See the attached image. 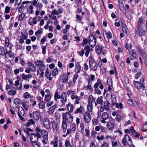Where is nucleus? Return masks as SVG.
<instances>
[{
    "label": "nucleus",
    "mask_w": 147,
    "mask_h": 147,
    "mask_svg": "<svg viewBox=\"0 0 147 147\" xmlns=\"http://www.w3.org/2000/svg\"><path fill=\"white\" fill-rule=\"evenodd\" d=\"M25 13L22 12L19 17L18 20L20 21H22L25 17Z\"/></svg>",
    "instance_id": "nucleus-31"
},
{
    "label": "nucleus",
    "mask_w": 147,
    "mask_h": 147,
    "mask_svg": "<svg viewBox=\"0 0 147 147\" xmlns=\"http://www.w3.org/2000/svg\"><path fill=\"white\" fill-rule=\"evenodd\" d=\"M61 127V128L63 129V132L65 133L67 130V124H64L62 123Z\"/></svg>",
    "instance_id": "nucleus-30"
},
{
    "label": "nucleus",
    "mask_w": 147,
    "mask_h": 147,
    "mask_svg": "<svg viewBox=\"0 0 147 147\" xmlns=\"http://www.w3.org/2000/svg\"><path fill=\"white\" fill-rule=\"evenodd\" d=\"M28 67L32 71H36V67H35L34 65L31 62H28Z\"/></svg>",
    "instance_id": "nucleus-16"
},
{
    "label": "nucleus",
    "mask_w": 147,
    "mask_h": 147,
    "mask_svg": "<svg viewBox=\"0 0 147 147\" xmlns=\"http://www.w3.org/2000/svg\"><path fill=\"white\" fill-rule=\"evenodd\" d=\"M61 101L62 104L63 105H65L67 100V95L65 92L61 94Z\"/></svg>",
    "instance_id": "nucleus-9"
},
{
    "label": "nucleus",
    "mask_w": 147,
    "mask_h": 147,
    "mask_svg": "<svg viewBox=\"0 0 147 147\" xmlns=\"http://www.w3.org/2000/svg\"><path fill=\"white\" fill-rule=\"evenodd\" d=\"M89 65L90 69L94 71H96L97 68L98 66L97 63L92 56H90L89 57Z\"/></svg>",
    "instance_id": "nucleus-3"
},
{
    "label": "nucleus",
    "mask_w": 147,
    "mask_h": 147,
    "mask_svg": "<svg viewBox=\"0 0 147 147\" xmlns=\"http://www.w3.org/2000/svg\"><path fill=\"white\" fill-rule=\"evenodd\" d=\"M65 147H69L71 146L70 142L68 140H66L65 143Z\"/></svg>",
    "instance_id": "nucleus-56"
},
{
    "label": "nucleus",
    "mask_w": 147,
    "mask_h": 147,
    "mask_svg": "<svg viewBox=\"0 0 147 147\" xmlns=\"http://www.w3.org/2000/svg\"><path fill=\"white\" fill-rule=\"evenodd\" d=\"M57 105L55 104L53 106L51 107L49 109V114H52L55 111V110L57 107Z\"/></svg>",
    "instance_id": "nucleus-18"
},
{
    "label": "nucleus",
    "mask_w": 147,
    "mask_h": 147,
    "mask_svg": "<svg viewBox=\"0 0 147 147\" xmlns=\"http://www.w3.org/2000/svg\"><path fill=\"white\" fill-rule=\"evenodd\" d=\"M22 106L26 110H28V105H27L24 102H22Z\"/></svg>",
    "instance_id": "nucleus-63"
},
{
    "label": "nucleus",
    "mask_w": 147,
    "mask_h": 147,
    "mask_svg": "<svg viewBox=\"0 0 147 147\" xmlns=\"http://www.w3.org/2000/svg\"><path fill=\"white\" fill-rule=\"evenodd\" d=\"M32 76L31 74H29L27 75H26L24 74H22V77L23 80H28V79L31 78Z\"/></svg>",
    "instance_id": "nucleus-17"
},
{
    "label": "nucleus",
    "mask_w": 147,
    "mask_h": 147,
    "mask_svg": "<svg viewBox=\"0 0 147 147\" xmlns=\"http://www.w3.org/2000/svg\"><path fill=\"white\" fill-rule=\"evenodd\" d=\"M10 7L7 6H6L5 10V12L6 13H9L10 12Z\"/></svg>",
    "instance_id": "nucleus-54"
},
{
    "label": "nucleus",
    "mask_w": 147,
    "mask_h": 147,
    "mask_svg": "<svg viewBox=\"0 0 147 147\" xmlns=\"http://www.w3.org/2000/svg\"><path fill=\"white\" fill-rule=\"evenodd\" d=\"M82 16H80V15H76L77 21H79V22L80 23L81 20H82Z\"/></svg>",
    "instance_id": "nucleus-46"
},
{
    "label": "nucleus",
    "mask_w": 147,
    "mask_h": 147,
    "mask_svg": "<svg viewBox=\"0 0 147 147\" xmlns=\"http://www.w3.org/2000/svg\"><path fill=\"white\" fill-rule=\"evenodd\" d=\"M139 51L140 53L142 55L143 57H146V53L144 51L141 49H139Z\"/></svg>",
    "instance_id": "nucleus-44"
},
{
    "label": "nucleus",
    "mask_w": 147,
    "mask_h": 147,
    "mask_svg": "<svg viewBox=\"0 0 147 147\" xmlns=\"http://www.w3.org/2000/svg\"><path fill=\"white\" fill-rule=\"evenodd\" d=\"M45 75L46 77L47 78H49V80L51 81L52 80V78L51 77V72L48 68L46 69V72L45 73Z\"/></svg>",
    "instance_id": "nucleus-11"
},
{
    "label": "nucleus",
    "mask_w": 147,
    "mask_h": 147,
    "mask_svg": "<svg viewBox=\"0 0 147 147\" xmlns=\"http://www.w3.org/2000/svg\"><path fill=\"white\" fill-rule=\"evenodd\" d=\"M128 50L131 56V57L130 58V59L131 60H133L134 59H135L137 56L136 52H134L132 49L130 50L129 49Z\"/></svg>",
    "instance_id": "nucleus-14"
},
{
    "label": "nucleus",
    "mask_w": 147,
    "mask_h": 147,
    "mask_svg": "<svg viewBox=\"0 0 147 147\" xmlns=\"http://www.w3.org/2000/svg\"><path fill=\"white\" fill-rule=\"evenodd\" d=\"M36 65L38 66H40L43 65L44 64L43 63V62L42 61L39 60L36 62Z\"/></svg>",
    "instance_id": "nucleus-47"
},
{
    "label": "nucleus",
    "mask_w": 147,
    "mask_h": 147,
    "mask_svg": "<svg viewBox=\"0 0 147 147\" xmlns=\"http://www.w3.org/2000/svg\"><path fill=\"white\" fill-rule=\"evenodd\" d=\"M51 96L49 94H46L45 96V100L47 102H48L51 100Z\"/></svg>",
    "instance_id": "nucleus-37"
},
{
    "label": "nucleus",
    "mask_w": 147,
    "mask_h": 147,
    "mask_svg": "<svg viewBox=\"0 0 147 147\" xmlns=\"http://www.w3.org/2000/svg\"><path fill=\"white\" fill-rule=\"evenodd\" d=\"M77 52L79 55L81 57H82L83 56L85 53L84 51V49H82L81 51H78Z\"/></svg>",
    "instance_id": "nucleus-52"
},
{
    "label": "nucleus",
    "mask_w": 147,
    "mask_h": 147,
    "mask_svg": "<svg viewBox=\"0 0 147 147\" xmlns=\"http://www.w3.org/2000/svg\"><path fill=\"white\" fill-rule=\"evenodd\" d=\"M66 107L68 111L70 112H71L73 111V106L72 104L69 103L67 105Z\"/></svg>",
    "instance_id": "nucleus-19"
},
{
    "label": "nucleus",
    "mask_w": 147,
    "mask_h": 147,
    "mask_svg": "<svg viewBox=\"0 0 147 147\" xmlns=\"http://www.w3.org/2000/svg\"><path fill=\"white\" fill-rule=\"evenodd\" d=\"M42 123L44 127L47 129H49L51 127V123L50 119L47 118H45L42 121Z\"/></svg>",
    "instance_id": "nucleus-4"
},
{
    "label": "nucleus",
    "mask_w": 147,
    "mask_h": 147,
    "mask_svg": "<svg viewBox=\"0 0 147 147\" xmlns=\"http://www.w3.org/2000/svg\"><path fill=\"white\" fill-rule=\"evenodd\" d=\"M138 31H139V35L140 36H141L143 35H144L145 34L146 31L144 30H141L140 29V30Z\"/></svg>",
    "instance_id": "nucleus-43"
},
{
    "label": "nucleus",
    "mask_w": 147,
    "mask_h": 147,
    "mask_svg": "<svg viewBox=\"0 0 147 147\" xmlns=\"http://www.w3.org/2000/svg\"><path fill=\"white\" fill-rule=\"evenodd\" d=\"M16 93V92L15 90H11L8 92V94L11 96H14Z\"/></svg>",
    "instance_id": "nucleus-32"
},
{
    "label": "nucleus",
    "mask_w": 147,
    "mask_h": 147,
    "mask_svg": "<svg viewBox=\"0 0 147 147\" xmlns=\"http://www.w3.org/2000/svg\"><path fill=\"white\" fill-rule=\"evenodd\" d=\"M107 84L109 86H112L113 85L112 79L109 77L107 79Z\"/></svg>",
    "instance_id": "nucleus-38"
},
{
    "label": "nucleus",
    "mask_w": 147,
    "mask_h": 147,
    "mask_svg": "<svg viewBox=\"0 0 147 147\" xmlns=\"http://www.w3.org/2000/svg\"><path fill=\"white\" fill-rule=\"evenodd\" d=\"M63 82H67L68 80V76L67 75L63 76L62 78Z\"/></svg>",
    "instance_id": "nucleus-40"
},
{
    "label": "nucleus",
    "mask_w": 147,
    "mask_h": 147,
    "mask_svg": "<svg viewBox=\"0 0 147 147\" xmlns=\"http://www.w3.org/2000/svg\"><path fill=\"white\" fill-rule=\"evenodd\" d=\"M61 95H59L58 91H56L54 94V99L55 100L57 101L58 99L61 98Z\"/></svg>",
    "instance_id": "nucleus-26"
},
{
    "label": "nucleus",
    "mask_w": 147,
    "mask_h": 147,
    "mask_svg": "<svg viewBox=\"0 0 147 147\" xmlns=\"http://www.w3.org/2000/svg\"><path fill=\"white\" fill-rule=\"evenodd\" d=\"M42 30H38L35 32V34L36 36H38L39 34L42 33Z\"/></svg>",
    "instance_id": "nucleus-64"
},
{
    "label": "nucleus",
    "mask_w": 147,
    "mask_h": 147,
    "mask_svg": "<svg viewBox=\"0 0 147 147\" xmlns=\"http://www.w3.org/2000/svg\"><path fill=\"white\" fill-rule=\"evenodd\" d=\"M95 39H96L94 35H90L88 39V43L90 44L91 42H93L94 41Z\"/></svg>",
    "instance_id": "nucleus-24"
},
{
    "label": "nucleus",
    "mask_w": 147,
    "mask_h": 147,
    "mask_svg": "<svg viewBox=\"0 0 147 147\" xmlns=\"http://www.w3.org/2000/svg\"><path fill=\"white\" fill-rule=\"evenodd\" d=\"M113 120H110L109 122L107 123V126L109 130H112L113 129L115 126Z\"/></svg>",
    "instance_id": "nucleus-8"
},
{
    "label": "nucleus",
    "mask_w": 147,
    "mask_h": 147,
    "mask_svg": "<svg viewBox=\"0 0 147 147\" xmlns=\"http://www.w3.org/2000/svg\"><path fill=\"white\" fill-rule=\"evenodd\" d=\"M129 79L126 76H124V79L123 80V82L125 84H127L129 83Z\"/></svg>",
    "instance_id": "nucleus-57"
},
{
    "label": "nucleus",
    "mask_w": 147,
    "mask_h": 147,
    "mask_svg": "<svg viewBox=\"0 0 147 147\" xmlns=\"http://www.w3.org/2000/svg\"><path fill=\"white\" fill-rule=\"evenodd\" d=\"M75 69L77 71V73H80L81 70V67L78 62H76L75 65Z\"/></svg>",
    "instance_id": "nucleus-20"
},
{
    "label": "nucleus",
    "mask_w": 147,
    "mask_h": 147,
    "mask_svg": "<svg viewBox=\"0 0 147 147\" xmlns=\"http://www.w3.org/2000/svg\"><path fill=\"white\" fill-rule=\"evenodd\" d=\"M126 139H126L125 137V138H123L122 139V142L123 143V145L125 146H127V144L129 145L130 144H129L127 143V141Z\"/></svg>",
    "instance_id": "nucleus-49"
},
{
    "label": "nucleus",
    "mask_w": 147,
    "mask_h": 147,
    "mask_svg": "<svg viewBox=\"0 0 147 147\" xmlns=\"http://www.w3.org/2000/svg\"><path fill=\"white\" fill-rule=\"evenodd\" d=\"M23 5L22 4L19 7L18 9V12H19L21 13L23 11V9L24 10V7Z\"/></svg>",
    "instance_id": "nucleus-45"
},
{
    "label": "nucleus",
    "mask_w": 147,
    "mask_h": 147,
    "mask_svg": "<svg viewBox=\"0 0 147 147\" xmlns=\"http://www.w3.org/2000/svg\"><path fill=\"white\" fill-rule=\"evenodd\" d=\"M109 104L110 103L107 100L104 102V107L106 110L108 111L109 109Z\"/></svg>",
    "instance_id": "nucleus-23"
},
{
    "label": "nucleus",
    "mask_w": 147,
    "mask_h": 147,
    "mask_svg": "<svg viewBox=\"0 0 147 147\" xmlns=\"http://www.w3.org/2000/svg\"><path fill=\"white\" fill-rule=\"evenodd\" d=\"M24 97L26 99L28 98L30 96V94L27 92H26L24 94Z\"/></svg>",
    "instance_id": "nucleus-62"
},
{
    "label": "nucleus",
    "mask_w": 147,
    "mask_h": 147,
    "mask_svg": "<svg viewBox=\"0 0 147 147\" xmlns=\"http://www.w3.org/2000/svg\"><path fill=\"white\" fill-rule=\"evenodd\" d=\"M40 116V113L38 111H35L33 113V117L35 120H38L39 119Z\"/></svg>",
    "instance_id": "nucleus-13"
},
{
    "label": "nucleus",
    "mask_w": 147,
    "mask_h": 147,
    "mask_svg": "<svg viewBox=\"0 0 147 147\" xmlns=\"http://www.w3.org/2000/svg\"><path fill=\"white\" fill-rule=\"evenodd\" d=\"M107 39L106 38H105V40L107 42H108L109 41V39H111L112 37V35L111 32L109 31L107 32Z\"/></svg>",
    "instance_id": "nucleus-25"
},
{
    "label": "nucleus",
    "mask_w": 147,
    "mask_h": 147,
    "mask_svg": "<svg viewBox=\"0 0 147 147\" xmlns=\"http://www.w3.org/2000/svg\"><path fill=\"white\" fill-rule=\"evenodd\" d=\"M143 19L142 17H140L138 22V27L137 28V30H139L141 29L142 25L143 23Z\"/></svg>",
    "instance_id": "nucleus-10"
},
{
    "label": "nucleus",
    "mask_w": 147,
    "mask_h": 147,
    "mask_svg": "<svg viewBox=\"0 0 147 147\" xmlns=\"http://www.w3.org/2000/svg\"><path fill=\"white\" fill-rule=\"evenodd\" d=\"M101 98H102L103 97L102 96H101V97H98L97 100L96 101L98 104L102 105L103 101Z\"/></svg>",
    "instance_id": "nucleus-36"
},
{
    "label": "nucleus",
    "mask_w": 147,
    "mask_h": 147,
    "mask_svg": "<svg viewBox=\"0 0 147 147\" xmlns=\"http://www.w3.org/2000/svg\"><path fill=\"white\" fill-rule=\"evenodd\" d=\"M71 130L74 131L76 130V124L74 123H72L70 125Z\"/></svg>",
    "instance_id": "nucleus-51"
},
{
    "label": "nucleus",
    "mask_w": 147,
    "mask_h": 147,
    "mask_svg": "<svg viewBox=\"0 0 147 147\" xmlns=\"http://www.w3.org/2000/svg\"><path fill=\"white\" fill-rule=\"evenodd\" d=\"M51 122L52 124V127L53 130L54 131H55L56 132H57L58 130V127L59 126L57 123L55 121H51Z\"/></svg>",
    "instance_id": "nucleus-15"
},
{
    "label": "nucleus",
    "mask_w": 147,
    "mask_h": 147,
    "mask_svg": "<svg viewBox=\"0 0 147 147\" xmlns=\"http://www.w3.org/2000/svg\"><path fill=\"white\" fill-rule=\"evenodd\" d=\"M121 115L122 114H117V115L116 117V120L118 122H120L121 118Z\"/></svg>",
    "instance_id": "nucleus-34"
},
{
    "label": "nucleus",
    "mask_w": 147,
    "mask_h": 147,
    "mask_svg": "<svg viewBox=\"0 0 147 147\" xmlns=\"http://www.w3.org/2000/svg\"><path fill=\"white\" fill-rule=\"evenodd\" d=\"M51 15H53V14L57 15L59 14V13L58 11L56 10V9H53L51 13Z\"/></svg>",
    "instance_id": "nucleus-60"
},
{
    "label": "nucleus",
    "mask_w": 147,
    "mask_h": 147,
    "mask_svg": "<svg viewBox=\"0 0 147 147\" xmlns=\"http://www.w3.org/2000/svg\"><path fill=\"white\" fill-rule=\"evenodd\" d=\"M62 123L64 124H67V123H70L73 121V117L71 114L69 112L63 113L62 114Z\"/></svg>",
    "instance_id": "nucleus-2"
},
{
    "label": "nucleus",
    "mask_w": 147,
    "mask_h": 147,
    "mask_svg": "<svg viewBox=\"0 0 147 147\" xmlns=\"http://www.w3.org/2000/svg\"><path fill=\"white\" fill-rule=\"evenodd\" d=\"M78 73H76L74 76V78L73 79V82L75 83L77 79L78 78Z\"/></svg>",
    "instance_id": "nucleus-59"
},
{
    "label": "nucleus",
    "mask_w": 147,
    "mask_h": 147,
    "mask_svg": "<svg viewBox=\"0 0 147 147\" xmlns=\"http://www.w3.org/2000/svg\"><path fill=\"white\" fill-rule=\"evenodd\" d=\"M93 106L92 104H88L87 105V109L89 112H91L92 111Z\"/></svg>",
    "instance_id": "nucleus-33"
},
{
    "label": "nucleus",
    "mask_w": 147,
    "mask_h": 147,
    "mask_svg": "<svg viewBox=\"0 0 147 147\" xmlns=\"http://www.w3.org/2000/svg\"><path fill=\"white\" fill-rule=\"evenodd\" d=\"M119 8L122 12L124 14H125L126 13V11L125 8L123 7V5L122 6H121L120 7H119Z\"/></svg>",
    "instance_id": "nucleus-50"
},
{
    "label": "nucleus",
    "mask_w": 147,
    "mask_h": 147,
    "mask_svg": "<svg viewBox=\"0 0 147 147\" xmlns=\"http://www.w3.org/2000/svg\"><path fill=\"white\" fill-rule=\"evenodd\" d=\"M111 97L112 99H113V100H112V101L113 102L112 104L113 105H115L116 101V97L115 94H111Z\"/></svg>",
    "instance_id": "nucleus-41"
},
{
    "label": "nucleus",
    "mask_w": 147,
    "mask_h": 147,
    "mask_svg": "<svg viewBox=\"0 0 147 147\" xmlns=\"http://www.w3.org/2000/svg\"><path fill=\"white\" fill-rule=\"evenodd\" d=\"M134 84L137 89H142L141 88V84L140 83V82L137 81H134Z\"/></svg>",
    "instance_id": "nucleus-22"
},
{
    "label": "nucleus",
    "mask_w": 147,
    "mask_h": 147,
    "mask_svg": "<svg viewBox=\"0 0 147 147\" xmlns=\"http://www.w3.org/2000/svg\"><path fill=\"white\" fill-rule=\"evenodd\" d=\"M39 107L40 109H43L45 108V103L43 101H41L39 103Z\"/></svg>",
    "instance_id": "nucleus-39"
},
{
    "label": "nucleus",
    "mask_w": 147,
    "mask_h": 147,
    "mask_svg": "<svg viewBox=\"0 0 147 147\" xmlns=\"http://www.w3.org/2000/svg\"><path fill=\"white\" fill-rule=\"evenodd\" d=\"M58 70L57 68L54 69L52 72V74L53 76H55L58 74Z\"/></svg>",
    "instance_id": "nucleus-42"
},
{
    "label": "nucleus",
    "mask_w": 147,
    "mask_h": 147,
    "mask_svg": "<svg viewBox=\"0 0 147 147\" xmlns=\"http://www.w3.org/2000/svg\"><path fill=\"white\" fill-rule=\"evenodd\" d=\"M102 81L98 79L97 80V82L95 83L94 86V88H98V86L102 84Z\"/></svg>",
    "instance_id": "nucleus-21"
},
{
    "label": "nucleus",
    "mask_w": 147,
    "mask_h": 147,
    "mask_svg": "<svg viewBox=\"0 0 147 147\" xmlns=\"http://www.w3.org/2000/svg\"><path fill=\"white\" fill-rule=\"evenodd\" d=\"M95 100L94 99L93 96L92 95H90L89 96L88 99V104H92V102Z\"/></svg>",
    "instance_id": "nucleus-27"
},
{
    "label": "nucleus",
    "mask_w": 147,
    "mask_h": 147,
    "mask_svg": "<svg viewBox=\"0 0 147 147\" xmlns=\"http://www.w3.org/2000/svg\"><path fill=\"white\" fill-rule=\"evenodd\" d=\"M132 135L136 138L139 137L140 136V134L139 133L136 132V131L132 132Z\"/></svg>",
    "instance_id": "nucleus-61"
},
{
    "label": "nucleus",
    "mask_w": 147,
    "mask_h": 147,
    "mask_svg": "<svg viewBox=\"0 0 147 147\" xmlns=\"http://www.w3.org/2000/svg\"><path fill=\"white\" fill-rule=\"evenodd\" d=\"M109 114L107 112L103 113L101 116V118L104 119H107L109 117Z\"/></svg>",
    "instance_id": "nucleus-29"
},
{
    "label": "nucleus",
    "mask_w": 147,
    "mask_h": 147,
    "mask_svg": "<svg viewBox=\"0 0 147 147\" xmlns=\"http://www.w3.org/2000/svg\"><path fill=\"white\" fill-rule=\"evenodd\" d=\"M18 115L20 119L23 121L24 118L22 117L24 116L25 114V112L24 109L22 107H20L18 109Z\"/></svg>",
    "instance_id": "nucleus-6"
},
{
    "label": "nucleus",
    "mask_w": 147,
    "mask_h": 147,
    "mask_svg": "<svg viewBox=\"0 0 147 147\" xmlns=\"http://www.w3.org/2000/svg\"><path fill=\"white\" fill-rule=\"evenodd\" d=\"M35 130L36 132V134L31 133L30 134V139L31 142L33 143L36 142L38 140V138H40L41 137L40 133V128L38 127H37L35 128Z\"/></svg>",
    "instance_id": "nucleus-1"
},
{
    "label": "nucleus",
    "mask_w": 147,
    "mask_h": 147,
    "mask_svg": "<svg viewBox=\"0 0 147 147\" xmlns=\"http://www.w3.org/2000/svg\"><path fill=\"white\" fill-rule=\"evenodd\" d=\"M5 45H7V46H8L9 45V39L8 37H7L5 38Z\"/></svg>",
    "instance_id": "nucleus-58"
},
{
    "label": "nucleus",
    "mask_w": 147,
    "mask_h": 147,
    "mask_svg": "<svg viewBox=\"0 0 147 147\" xmlns=\"http://www.w3.org/2000/svg\"><path fill=\"white\" fill-rule=\"evenodd\" d=\"M84 109V107L82 105H81L80 108L77 109L75 112V113L77 114L78 113H82Z\"/></svg>",
    "instance_id": "nucleus-28"
},
{
    "label": "nucleus",
    "mask_w": 147,
    "mask_h": 147,
    "mask_svg": "<svg viewBox=\"0 0 147 147\" xmlns=\"http://www.w3.org/2000/svg\"><path fill=\"white\" fill-rule=\"evenodd\" d=\"M5 49L3 47L0 46V55H4L5 53Z\"/></svg>",
    "instance_id": "nucleus-48"
},
{
    "label": "nucleus",
    "mask_w": 147,
    "mask_h": 147,
    "mask_svg": "<svg viewBox=\"0 0 147 147\" xmlns=\"http://www.w3.org/2000/svg\"><path fill=\"white\" fill-rule=\"evenodd\" d=\"M84 120L86 123H89L91 120V117L90 114L88 112H86L84 115Z\"/></svg>",
    "instance_id": "nucleus-5"
},
{
    "label": "nucleus",
    "mask_w": 147,
    "mask_h": 147,
    "mask_svg": "<svg viewBox=\"0 0 147 147\" xmlns=\"http://www.w3.org/2000/svg\"><path fill=\"white\" fill-rule=\"evenodd\" d=\"M96 39H95L94 41H93V42H91L90 44H89L90 45L91 47H94L96 45Z\"/></svg>",
    "instance_id": "nucleus-55"
},
{
    "label": "nucleus",
    "mask_w": 147,
    "mask_h": 147,
    "mask_svg": "<svg viewBox=\"0 0 147 147\" xmlns=\"http://www.w3.org/2000/svg\"><path fill=\"white\" fill-rule=\"evenodd\" d=\"M144 81V78L143 77H142L141 79L140 80V83L141 84V88L143 90H144L145 88L144 86L143 85V83Z\"/></svg>",
    "instance_id": "nucleus-35"
},
{
    "label": "nucleus",
    "mask_w": 147,
    "mask_h": 147,
    "mask_svg": "<svg viewBox=\"0 0 147 147\" xmlns=\"http://www.w3.org/2000/svg\"><path fill=\"white\" fill-rule=\"evenodd\" d=\"M84 51H85V55L86 57H88L89 54L90 52L92 50V49H90V47L88 45L84 47Z\"/></svg>",
    "instance_id": "nucleus-12"
},
{
    "label": "nucleus",
    "mask_w": 147,
    "mask_h": 147,
    "mask_svg": "<svg viewBox=\"0 0 147 147\" xmlns=\"http://www.w3.org/2000/svg\"><path fill=\"white\" fill-rule=\"evenodd\" d=\"M125 137L126 139H127V138H128L130 144H132V141L131 139V138L127 134H126L125 136Z\"/></svg>",
    "instance_id": "nucleus-53"
},
{
    "label": "nucleus",
    "mask_w": 147,
    "mask_h": 147,
    "mask_svg": "<svg viewBox=\"0 0 147 147\" xmlns=\"http://www.w3.org/2000/svg\"><path fill=\"white\" fill-rule=\"evenodd\" d=\"M40 133H41L42 137L46 140H48V134L47 132L45 129L41 130L40 128Z\"/></svg>",
    "instance_id": "nucleus-7"
}]
</instances>
